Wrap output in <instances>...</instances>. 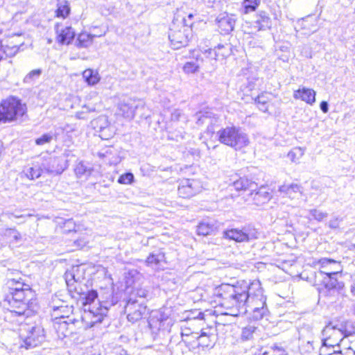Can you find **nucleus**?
Returning a JSON list of instances; mask_svg holds the SVG:
<instances>
[{
	"label": "nucleus",
	"instance_id": "f257e3e1",
	"mask_svg": "<svg viewBox=\"0 0 355 355\" xmlns=\"http://www.w3.org/2000/svg\"><path fill=\"white\" fill-rule=\"evenodd\" d=\"M214 293L222 299L221 306L228 311L226 315L245 314L249 306L252 307L256 319L261 318L266 312V297L259 280L250 284L242 281L236 285L223 284L215 289Z\"/></svg>",
	"mask_w": 355,
	"mask_h": 355
},
{
	"label": "nucleus",
	"instance_id": "f03ea898",
	"mask_svg": "<svg viewBox=\"0 0 355 355\" xmlns=\"http://www.w3.org/2000/svg\"><path fill=\"white\" fill-rule=\"evenodd\" d=\"M97 297V292L92 290L84 294L83 297L84 313L82 315V320L85 322L87 327H92L95 324L101 322L109 308L117 302V300H114L112 297L110 301L107 300L95 303Z\"/></svg>",
	"mask_w": 355,
	"mask_h": 355
},
{
	"label": "nucleus",
	"instance_id": "7ed1b4c3",
	"mask_svg": "<svg viewBox=\"0 0 355 355\" xmlns=\"http://www.w3.org/2000/svg\"><path fill=\"white\" fill-rule=\"evenodd\" d=\"M34 293L29 287L26 286L25 290H18L12 288L8 290L5 295L3 300L4 305L7 304L12 316H19L28 318L32 313L31 301L33 299Z\"/></svg>",
	"mask_w": 355,
	"mask_h": 355
},
{
	"label": "nucleus",
	"instance_id": "20e7f679",
	"mask_svg": "<svg viewBox=\"0 0 355 355\" xmlns=\"http://www.w3.org/2000/svg\"><path fill=\"white\" fill-rule=\"evenodd\" d=\"M318 263L322 268H325L329 265H334L336 268V270H320L321 274H324L327 276L323 279L324 286L320 288V293L327 297H331L340 293L345 286L343 282H338L335 277V276L342 270L340 263L334 259L327 258L320 259L318 260Z\"/></svg>",
	"mask_w": 355,
	"mask_h": 355
},
{
	"label": "nucleus",
	"instance_id": "39448f33",
	"mask_svg": "<svg viewBox=\"0 0 355 355\" xmlns=\"http://www.w3.org/2000/svg\"><path fill=\"white\" fill-rule=\"evenodd\" d=\"M218 141L236 150H240L250 144L248 135L240 127L227 126L216 132Z\"/></svg>",
	"mask_w": 355,
	"mask_h": 355
},
{
	"label": "nucleus",
	"instance_id": "423d86ee",
	"mask_svg": "<svg viewBox=\"0 0 355 355\" xmlns=\"http://www.w3.org/2000/svg\"><path fill=\"white\" fill-rule=\"evenodd\" d=\"M19 338L21 347L26 349L34 348L42 344L45 340L44 329L39 325L21 324Z\"/></svg>",
	"mask_w": 355,
	"mask_h": 355
},
{
	"label": "nucleus",
	"instance_id": "0eeeda50",
	"mask_svg": "<svg viewBox=\"0 0 355 355\" xmlns=\"http://www.w3.org/2000/svg\"><path fill=\"white\" fill-rule=\"evenodd\" d=\"M26 111V105L15 97L10 96L0 103V121L7 122L22 116Z\"/></svg>",
	"mask_w": 355,
	"mask_h": 355
},
{
	"label": "nucleus",
	"instance_id": "6e6552de",
	"mask_svg": "<svg viewBox=\"0 0 355 355\" xmlns=\"http://www.w3.org/2000/svg\"><path fill=\"white\" fill-rule=\"evenodd\" d=\"M182 24H177L173 22L170 27L168 32V39L171 42V45L174 49H180L182 46L187 45L189 42V26L190 24L187 23V19H184Z\"/></svg>",
	"mask_w": 355,
	"mask_h": 355
},
{
	"label": "nucleus",
	"instance_id": "1a4fd4ad",
	"mask_svg": "<svg viewBox=\"0 0 355 355\" xmlns=\"http://www.w3.org/2000/svg\"><path fill=\"white\" fill-rule=\"evenodd\" d=\"M322 341L323 345L334 347L344 345L346 339L343 331L331 325H327L322 331Z\"/></svg>",
	"mask_w": 355,
	"mask_h": 355
},
{
	"label": "nucleus",
	"instance_id": "9d476101",
	"mask_svg": "<svg viewBox=\"0 0 355 355\" xmlns=\"http://www.w3.org/2000/svg\"><path fill=\"white\" fill-rule=\"evenodd\" d=\"M226 238L236 242H248L258 238L259 232L253 227L247 226L241 230L232 229L224 232Z\"/></svg>",
	"mask_w": 355,
	"mask_h": 355
},
{
	"label": "nucleus",
	"instance_id": "9b49d317",
	"mask_svg": "<svg viewBox=\"0 0 355 355\" xmlns=\"http://www.w3.org/2000/svg\"><path fill=\"white\" fill-rule=\"evenodd\" d=\"M127 313V319L129 322L135 323L141 320L147 314V307L143 302H139L137 299L130 297L125 307Z\"/></svg>",
	"mask_w": 355,
	"mask_h": 355
},
{
	"label": "nucleus",
	"instance_id": "f8f14e48",
	"mask_svg": "<svg viewBox=\"0 0 355 355\" xmlns=\"http://www.w3.org/2000/svg\"><path fill=\"white\" fill-rule=\"evenodd\" d=\"M145 108V104L142 101L132 98H124L117 105V114L125 118L132 119L134 118L136 111Z\"/></svg>",
	"mask_w": 355,
	"mask_h": 355
},
{
	"label": "nucleus",
	"instance_id": "ddd939ff",
	"mask_svg": "<svg viewBox=\"0 0 355 355\" xmlns=\"http://www.w3.org/2000/svg\"><path fill=\"white\" fill-rule=\"evenodd\" d=\"M196 123L198 125H207L206 133L208 135H212L216 128L218 126L220 123L219 118L211 111H201L196 114Z\"/></svg>",
	"mask_w": 355,
	"mask_h": 355
},
{
	"label": "nucleus",
	"instance_id": "4468645a",
	"mask_svg": "<svg viewBox=\"0 0 355 355\" xmlns=\"http://www.w3.org/2000/svg\"><path fill=\"white\" fill-rule=\"evenodd\" d=\"M79 322V320L76 319L63 320L57 318L53 321V328L58 338L63 339L76 333V324Z\"/></svg>",
	"mask_w": 355,
	"mask_h": 355
},
{
	"label": "nucleus",
	"instance_id": "2eb2a0df",
	"mask_svg": "<svg viewBox=\"0 0 355 355\" xmlns=\"http://www.w3.org/2000/svg\"><path fill=\"white\" fill-rule=\"evenodd\" d=\"M202 187L200 182L197 180H182L178 186V195L183 198H189L200 192Z\"/></svg>",
	"mask_w": 355,
	"mask_h": 355
},
{
	"label": "nucleus",
	"instance_id": "dca6fc26",
	"mask_svg": "<svg viewBox=\"0 0 355 355\" xmlns=\"http://www.w3.org/2000/svg\"><path fill=\"white\" fill-rule=\"evenodd\" d=\"M168 315L161 310L154 311L150 313L148 325L153 331L165 329L170 324Z\"/></svg>",
	"mask_w": 355,
	"mask_h": 355
},
{
	"label": "nucleus",
	"instance_id": "f3484780",
	"mask_svg": "<svg viewBox=\"0 0 355 355\" xmlns=\"http://www.w3.org/2000/svg\"><path fill=\"white\" fill-rule=\"evenodd\" d=\"M41 164L44 172L53 175H60L67 168L66 164L60 157H50Z\"/></svg>",
	"mask_w": 355,
	"mask_h": 355
},
{
	"label": "nucleus",
	"instance_id": "a211bd4d",
	"mask_svg": "<svg viewBox=\"0 0 355 355\" xmlns=\"http://www.w3.org/2000/svg\"><path fill=\"white\" fill-rule=\"evenodd\" d=\"M235 19L227 13H221L216 18V23L221 33L228 34L233 31Z\"/></svg>",
	"mask_w": 355,
	"mask_h": 355
},
{
	"label": "nucleus",
	"instance_id": "6ab92c4d",
	"mask_svg": "<svg viewBox=\"0 0 355 355\" xmlns=\"http://www.w3.org/2000/svg\"><path fill=\"white\" fill-rule=\"evenodd\" d=\"M214 329L211 327L202 328L199 336H196L198 346L202 347H212L214 345Z\"/></svg>",
	"mask_w": 355,
	"mask_h": 355
},
{
	"label": "nucleus",
	"instance_id": "aec40b11",
	"mask_svg": "<svg viewBox=\"0 0 355 355\" xmlns=\"http://www.w3.org/2000/svg\"><path fill=\"white\" fill-rule=\"evenodd\" d=\"M249 196L252 197L253 204L257 206H261L267 203L271 198L272 194L268 191V189L262 187L257 191H251Z\"/></svg>",
	"mask_w": 355,
	"mask_h": 355
},
{
	"label": "nucleus",
	"instance_id": "412c9836",
	"mask_svg": "<svg viewBox=\"0 0 355 355\" xmlns=\"http://www.w3.org/2000/svg\"><path fill=\"white\" fill-rule=\"evenodd\" d=\"M278 191L283 197L294 199L298 194L302 195V187L297 184H284L279 187Z\"/></svg>",
	"mask_w": 355,
	"mask_h": 355
},
{
	"label": "nucleus",
	"instance_id": "4be33fe9",
	"mask_svg": "<svg viewBox=\"0 0 355 355\" xmlns=\"http://www.w3.org/2000/svg\"><path fill=\"white\" fill-rule=\"evenodd\" d=\"M55 30L58 34L57 40L62 44H69L71 42L75 37V32L71 26H67L61 31L59 30V24H57L55 26Z\"/></svg>",
	"mask_w": 355,
	"mask_h": 355
},
{
	"label": "nucleus",
	"instance_id": "5701e85b",
	"mask_svg": "<svg viewBox=\"0 0 355 355\" xmlns=\"http://www.w3.org/2000/svg\"><path fill=\"white\" fill-rule=\"evenodd\" d=\"M315 92L309 88L302 87L294 92L293 98L300 99L309 105L315 102Z\"/></svg>",
	"mask_w": 355,
	"mask_h": 355
},
{
	"label": "nucleus",
	"instance_id": "b1692460",
	"mask_svg": "<svg viewBox=\"0 0 355 355\" xmlns=\"http://www.w3.org/2000/svg\"><path fill=\"white\" fill-rule=\"evenodd\" d=\"M148 266L159 269L165 263V254L162 250H157L149 254L146 259Z\"/></svg>",
	"mask_w": 355,
	"mask_h": 355
},
{
	"label": "nucleus",
	"instance_id": "393cba45",
	"mask_svg": "<svg viewBox=\"0 0 355 355\" xmlns=\"http://www.w3.org/2000/svg\"><path fill=\"white\" fill-rule=\"evenodd\" d=\"M1 236L6 240L10 245H19L21 243L23 237L21 234L15 228H8L4 230Z\"/></svg>",
	"mask_w": 355,
	"mask_h": 355
},
{
	"label": "nucleus",
	"instance_id": "a878e982",
	"mask_svg": "<svg viewBox=\"0 0 355 355\" xmlns=\"http://www.w3.org/2000/svg\"><path fill=\"white\" fill-rule=\"evenodd\" d=\"M205 53L207 55V58H210L211 59L216 60L220 57H226L229 54V48L227 46V44H218L214 49H209L207 50H205Z\"/></svg>",
	"mask_w": 355,
	"mask_h": 355
},
{
	"label": "nucleus",
	"instance_id": "bb28decb",
	"mask_svg": "<svg viewBox=\"0 0 355 355\" xmlns=\"http://www.w3.org/2000/svg\"><path fill=\"white\" fill-rule=\"evenodd\" d=\"M233 187L236 191H255L257 189V184L247 178H241L233 183Z\"/></svg>",
	"mask_w": 355,
	"mask_h": 355
},
{
	"label": "nucleus",
	"instance_id": "cd10ccee",
	"mask_svg": "<svg viewBox=\"0 0 355 355\" xmlns=\"http://www.w3.org/2000/svg\"><path fill=\"white\" fill-rule=\"evenodd\" d=\"M73 312V306L68 305H60L53 306L52 315L55 319L62 318L63 320L71 319L69 315Z\"/></svg>",
	"mask_w": 355,
	"mask_h": 355
},
{
	"label": "nucleus",
	"instance_id": "c85d7f7f",
	"mask_svg": "<svg viewBox=\"0 0 355 355\" xmlns=\"http://www.w3.org/2000/svg\"><path fill=\"white\" fill-rule=\"evenodd\" d=\"M95 37V35H91L87 33H81L78 36L76 46L78 48L89 47L92 44L93 40Z\"/></svg>",
	"mask_w": 355,
	"mask_h": 355
},
{
	"label": "nucleus",
	"instance_id": "c756f323",
	"mask_svg": "<svg viewBox=\"0 0 355 355\" xmlns=\"http://www.w3.org/2000/svg\"><path fill=\"white\" fill-rule=\"evenodd\" d=\"M202 58L199 55H196L195 61L187 62L183 67V71L187 73H194L198 71L200 68V62H202Z\"/></svg>",
	"mask_w": 355,
	"mask_h": 355
},
{
	"label": "nucleus",
	"instance_id": "7c9ffc66",
	"mask_svg": "<svg viewBox=\"0 0 355 355\" xmlns=\"http://www.w3.org/2000/svg\"><path fill=\"white\" fill-rule=\"evenodd\" d=\"M255 24V27L258 28V30H263L270 27V19L266 12L261 11L257 17Z\"/></svg>",
	"mask_w": 355,
	"mask_h": 355
},
{
	"label": "nucleus",
	"instance_id": "2f4dec72",
	"mask_svg": "<svg viewBox=\"0 0 355 355\" xmlns=\"http://www.w3.org/2000/svg\"><path fill=\"white\" fill-rule=\"evenodd\" d=\"M261 0H243L242 2V12L243 14H248L257 10Z\"/></svg>",
	"mask_w": 355,
	"mask_h": 355
},
{
	"label": "nucleus",
	"instance_id": "473e14b6",
	"mask_svg": "<svg viewBox=\"0 0 355 355\" xmlns=\"http://www.w3.org/2000/svg\"><path fill=\"white\" fill-rule=\"evenodd\" d=\"M74 172L78 178H81L89 176L91 173V169L87 166L83 162L80 161L76 164Z\"/></svg>",
	"mask_w": 355,
	"mask_h": 355
},
{
	"label": "nucleus",
	"instance_id": "72a5a7b5",
	"mask_svg": "<svg viewBox=\"0 0 355 355\" xmlns=\"http://www.w3.org/2000/svg\"><path fill=\"white\" fill-rule=\"evenodd\" d=\"M70 13L69 3L67 1H60L58 3L56 15L58 17L66 18Z\"/></svg>",
	"mask_w": 355,
	"mask_h": 355
},
{
	"label": "nucleus",
	"instance_id": "f704fd0d",
	"mask_svg": "<svg viewBox=\"0 0 355 355\" xmlns=\"http://www.w3.org/2000/svg\"><path fill=\"white\" fill-rule=\"evenodd\" d=\"M44 169L41 165H34L33 166L29 168L26 172V176L28 178L31 180H34L39 178L42 173H44Z\"/></svg>",
	"mask_w": 355,
	"mask_h": 355
},
{
	"label": "nucleus",
	"instance_id": "c9c22d12",
	"mask_svg": "<svg viewBox=\"0 0 355 355\" xmlns=\"http://www.w3.org/2000/svg\"><path fill=\"white\" fill-rule=\"evenodd\" d=\"M304 154V149L301 147H296L290 150L287 155L292 162H298Z\"/></svg>",
	"mask_w": 355,
	"mask_h": 355
},
{
	"label": "nucleus",
	"instance_id": "e433bc0d",
	"mask_svg": "<svg viewBox=\"0 0 355 355\" xmlns=\"http://www.w3.org/2000/svg\"><path fill=\"white\" fill-rule=\"evenodd\" d=\"M85 81L90 85H94L99 81L98 73H94L92 69H86L83 73Z\"/></svg>",
	"mask_w": 355,
	"mask_h": 355
},
{
	"label": "nucleus",
	"instance_id": "4c0bfd02",
	"mask_svg": "<svg viewBox=\"0 0 355 355\" xmlns=\"http://www.w3.org/2000/svg\"><path fill=\"white\" fill-rule=\"evenodd\" d=\"M214 227L208 223L202 222L197 227V233L199 235L207 236L211 233Z\"/></svg>",
	"mask_w": 355,
	"mask_h": 355
},
{
	"label": "nucleus",
	"instance_id": "58836bf2",
	"mask_svg": "<svg viewBox=\"0 0 355 355\" xmlns=\"http://www.w3.org/2000/svg\"><path fill=\"white\" fill-rule=\"evenodd\" d=\"M7 286L8 290H11L12 288H17L18 290H25L26 286L28 284H25L19 280H17L15 279H9L7 282Z\"/></svg>",
	"mask_w": 355,
	"mask_h": 355
},
{
	"label": "nucleus",
	"instance_id": "ea45409f",
	"mask_svg": "<svg viewBox=\"0 0 355 355\" xmlns=\"http://www.w3.org/2000/svg\"><path fill=\"white\" fill-rule=\"evenodd\" d=\"M309 213L313 219L318 222H321L324 218H327L328 214L327 212H323L320 210L316 209H312L309 210Z\"/></svg>",
	"mask_w": 355,
	"mask_h": 355
},
{
	"label": "nucleus",
	"instance_id": "a19ab883",
	"mask_svg": "<svg viewBox=\"0 0 355 355\" xmlns=\"http://www.w3.org/2000/svg\"><path fill=\"white\" fill-rule=\"evenodd\" d=\"M135 177L132 173L122 174L118 179V182L121 184H130L134 182Z\"/></svg>",
	"mask_w": 355,
	"mask_h": 355
},
{
	"label": "nucleus",
	"instance_id": "79ce46f5",
	"mask_svg": "<svg viewBox=\"0 0 355 355\" xmlns=\"http://www.w3.org/2000/svg\"><path fill=\"white\" fill-rule=\"evenodd\" d=\"M256 329L255 327L251 325L244 327L242 330V339L245 340L251 339Z\"/></svg>",
	"mask_w": 355,
	"mask_h": 355
},
{
	"label": "nucleus",
	"instance_id": "37998d69",
	"mask_svg": "<svg viewBox=\"0 0 355 355\" xmlns=\"http://www.w3.org/2000/svg\"><path fill=\"white\" fill-rule=\"evenodd\" d=\"M76 225L72 218L65 220L63 223L62 230L65 233H69L72 231H76Z\"/></svg>",
	"mask_w": 355,
	"mask_h": 355
},
{
	"label": "nucleus",
	"instance_id": "c03bdc74",
	"mask_svg": "<svg viewBox=\"0 0 355 355\" xmlns=\"http://www.w3.org/2000/svg\"><path fill=\"white\" fill-rule=\"evenodd\" d=\"M19 51V47L16 45L12 46L3 45V55L5 54L8 57H13Z\"/></svg>",
	"mask_w": 355,
	"mask_h": 355
},
{
	"label": "nucleus",
	"instance_id": "a18cd8bd",
	"mask_svg": "<svg viewBox=\"0 0 355 355\" xmlns=\"http://www.w3.org/2000/svg\"><path fill=\"white\" fill-rule=\"evenodd\" d=\"M53 139V135L49 133L44 134L40 137L35 139V144L38 146H43L50 143Z\"/></svg>",
	"mask_w": 355,
	"mask_h": 355
},
{
	"label": "nucleus",
	"instance_id": "49530a36",
	"mask_svg": "<svg viewBox=\"0 0 355 355\" xmlns=\"http://www.w3.org/2000/svg\"><path fill=\"white\" fill-rule=\"evenodd\" d=\"M268 98L267 96H266L263 94H261V95H259L255 98V102L257 103V105H263V107H259V110L263 112L267 111V106L266 104L268 103Z\"/></svg>",
	"mask_w": 355,
	"mask_h": 355
},
{
	"label": "nucleus",
	"instance_id": "de8ad7c7",
	"mask_svg": "<svg viewBox=\"0 0 355 355\" xmlns=\"http://www.w3.org/2000/svg\"><path fill=\"white\" fill-rule=\"evenodd\" d=\"M42 73L41 69H34L30 71L24 78V83H29L33 80L35 78H38Z\"/></svg>",
	"mask_w": 355,
	"mask_h": 355
},
{
	"label": "nucleus",
	"instance_id": "09e8293b",
	"mask_svg": "<svg viewBox=\"0 0 355 355\" xmlns=\"http://www.w3.org/2000/svg\"><path fill=\"white\" fill-rule=\"evenodd\" d=\"M148 292L146 289L137 288L132 292L131 297L135 299V297H137L141 299H144L148 296Z\"/></svg>",
	"mask_w": 355,
	"mask_h": 355
},
{
	"label": "nucleus",
	"instance_id": "8fccbe9b",
	"mask_svg": "<svg viewBox=\"0 0 355 355\" xmlns=\"http://www.w3.org/2000/svg\"><path fill=\"white\" fill-rule=\"evenodd\" d=\"M196 315H193L192 319H189V322H191V324L192 323L195 322L196 321H200L202 322L204 319V313L201 311H196Z\"/></svg>",
	"mask_w": 355,
	"mask_h": 355
},
{
	"label": "nucleus",
	"instance_id": "3c124183",
	"mask_svg": "<svg viewBox=\"0 0 355 355\" xmlns=\"http://www.w3.org/2000/svg\"><path fill=\"white\" fill-rule=\"evenodd\" d=\"M69 275L71 277V278L74 280V282L77 283L80 280V277H76V275L73 273H70L67 275V279L66 283L67 284V286L69 288V289H72L73 288V283H71V280L68 279Z\"/></svg>",
	"mask_w": 355,
	"mask_h": 355
},
{
	"label": "nucleus",
	"instance_id": "603ef678",
	"mask_svg": "<svg viewBox=\"0 0 355 355\" xmlns=\"http://www.w3.org/2000/svg\"><path fill=\"white\" fill-rule=\"evenodd\" d=\"M182 113L180 110H175L171 113V121H178L180 120V117L182 116Z\"/></svg>",
	"mask_w": 355,
	"mask_h": 355
},
{
	"label": "nucleus",
	"instance_id": "864d4df0",
	"mask_svg": "<svg viewBox=\"0 0 355 355\" xmlns=\"http://www.w3.org/2000/svg\"><path fill=\"white\" fill-rule=\"evenodd\" d=\"M326 349H320V355H343L340 349H333L332 354H327Z\"/></svg>",
	"mask_w": 355,
	"mask_h": 355
},
{
	"label": "nucleus",
	"instance_id": "5fc2aeb1",
	"mask_svg": "<svg viewBox=\"0 0 355 355\" xmlns=\"http://www.w3.org/2000/svg\"><path fill=\"white\" fill-rule=\"evenodd\" d=\"M340 220L338 218H335L329 220V227L331 229H336L339 227Z\"/></svg>",
	"mask_w": 355,
	"mask_h": 355
},
{
	"label": "nucleus",
	"instance_id": "6e6d98bb",
	"mask_svg": "<svg viewBox=\"0 0 355 355\" xmlns=\"http://www.w3.org/2000/svg\"><path fill=\"white\" fill-rule=\"evenodd\" d=\"M320 110L324 113H327L329 111V105L327 101H322L320 105Z\"/></svg>",
	"mask_w": 355,
	"mask_h": 355
},
{
	"label": "nucleus",
	"instance_id": "4d7b16f0",
	"mask_svg": "<svg viewBox=\"0 0 355 355\" xmlns=\"http://www.w3.org/2000/svg\"><path fill=\"white\" fill-rule=\"evenodd\" d=\"M198 333H194V332L190 331V329H182V331L181 332V336H182V338L184 336H189L190 335L194 336V335L196 336V335H198Z\"/></svg>",
	"mask_w": 355,
	"mask_h": 355
},
{
	"label": "nucleus",
	"instance_id": "13d9d810",
	"mask_svg": "<svg viewBox=\"0 0 355 355\" xmlns=\"http://www.w3.org/2000/svg\"><path fill=\"white\" fill-rule=\"evenodd\" d=\"M74 243L77 247L83 248L86 245L87 241L85 239H80L75 241Z\"/></svg>",
	"mask_w": 355,
	"mask_h": 355
},
{
	"label": "nucleus",
	"instance_id": "bf43d9fd",
	"mask_svg": "<svg viewBox=\"0 0 355 355\" xmlns=\"http://www.w3.org/2000/svg\"><path fill=\"white\" fill-rule=\"evenodd\" d=\"M343 355H355V352H353L351 348L347 347L341 350Z\"/></svg>",
	"mask_w": 355,
	"mask_h": 355
},
{
	"label": "nucleus",
	"instance_id": "052dcab7",
	"mask_svg": "<svg viewBox=\"0 0 355 355\" xmlns=\"http://www.w3.org/2000/svg\"><path fill=\"white\" fill-rule=\"evenodd\" d=\"M320 349H326L327 354H332L333 349H336L335 347L333 348L331 346H327L322 344V347Z\"/></svg>",
	"mask_w": 355,
	"mask_h": 355
},
{
	"label": "nucleus",
	"instance_id": "680f3d73",
	"mask_svg": "<svg viewBox=\"0 0 355 355\" xmlns=\"http://www.w3.org/2000/svg\"><path fill=\"white\" fill-rule=\"evenodd\" d=\"M352 338L353 340H350V345L348 347L351 348L353 352H355V336Z\"/></svg>",
	"mask_w": 355,
	"mask_h": 355
},
{
	"label": "nucleus",
	"instance_id": "e2e57ef3",
	"mask_svg": "<svg viewBox=\"0 0 355 355\" xmlns=\"http://www.w3.org/2000/svg\"><path fill=\"white\" fill-rule=\"evenodd\" d=\"M350 292L353 296H355V279L353 280L350 286Z\"/></svg>",
	"mask_w": 355,
	"mask_h": 355
},
{
	"label": "nucleus",
	"instance_id": "0e129e2a",
	"mask_svg": "<svg viewBox=\"0 0 355 355\" xmlns=\"http://www.w3.org/2000/svg\"><path fill=\"white\" fill-rule=\"evenodd\" d=\"M335 268H336L334 265H329L327 268H322L323 269L322 270H336V269H335Z\"/></svg>",
	"mask_w": 355,
	"mask_h": 355
},
{
	"label": "nucleus",
	"instance_id": "69168bd1",
	"mask_svg": "<svg viewBox=\"0 0 355 355\" xmlns=\"http://www.w3.org/2000/svg\"><path fill=\"white\" fill-rule=\"evenodd\" d=\"M77 117L78 119H84L85 117L82 116L80 113H77Z\"/></svg>",
	"mask_w": 355,
	"mask_h": 355
},
{
	"label": "nucleus",
	"instance_id": "338daca9",
	"mask_svg": "<svg viewBox=\"0 0 355 355\" xmlns=\"http://www.w3.org/2000/svg\"><path fill=\"white\" fill-rule=\"evenodd\" d=\"M193 17V14H189V15H188V19H191Z\"/></svg>",
	"mask_w": 355,
	"mask_h": 355
},
{
	"label": "nucleus",
	"instance_id": "774afa93",
	"mask_svg": "<svg viewBox=\"0 0 355 355\" xmlns=\"http://www.w3.org/2000/svg\"><path fill=\"white\" fill-rule=\"evenodd\" d=\"M353 307H354V314H355V304H354Z\"/></svg>",
	"mask_w": 355,
	"mask_h": 355
}]
</instances>
